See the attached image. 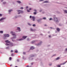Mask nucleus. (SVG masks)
I'll return each instance as SVG.
<instances>
[{"label": "nucleus", "instance_id": "f8f14e48", "mask_svg": "<svg viewBox=\"0 0 67 67\" xmlns=\"http://www.w3.org/2000/svg\"><path fill=\"white\" fill-rule=\"evenodd\" d=\"M57 30L58 31V32H59L60 31V29L58 28H57Z\"/></svg>", "mask_w": 67, "mask_h": 67}, {"label": "nucleus", "instance_id": "ea45409f", "mask_svg": "<svg viewBox=\"0 0 67 67\" xmlns=\"http://www.w3.org/2000/svg\"><path fill=\"white\" fill-rule=\"evenodd\" d=\"M5 3H6V2H4L3 3V4H5Z\"/></svg>", "mask_w": 67, "mask_h": 67}, {"label": "nucleus", "instance_id": "f3484780", "mask_svg": "<svg viewBox=\"0 0 67 67\" xmlns=\"http://www.w3.org/2000/svg\"><path fill=\"white\" fill-rule=\"evenodd\" d=\"M66 63V62H65V63H63L60 64V65H64V64H65Z\"/></svg>", "mask_w": 67, "mask_h": 67}, {"label": "nucleus", "instance_id": "5fc2aeb1", "mask_svg": "<svg viewBox=\"0 0 67 67\" xmlns=\"http://www.w3.org/2000/svg\"><path fill=\"white\" fill-rule=\"evenodd\" d=\"M18 17H21V16H19Z\"/></svg>", "mask_w": 67, "mask_h": 67}, {"label": "nucleus", "instance_id": "2eb2a0df", "mask_svg": "<svg viewBox=\"0 0 67 67\" xmlns=\"http://www.w3.org/2000/svg\"><path fill=\"white\" fill-rule=\"evenodd\" d=\"M59 59H60V58H59V57H58L56 59V60H58Z\"/></svg>", "mask_w": 67, "mask_h": 67}, {"label": "nucleus", "instance_id": "393cba45", "mask_svg": "<svg viewBox=\"0 0 67 67\" xmlns=\"http://www.w3.org/2000/svg\"><path fill=\"white\" fill-rule=\"evenodd\" d=\"M64 12L66 13H67V10H64Z\"/></svg>", "mask_w": 67, "mask_h": 67}, {"label": "nucleus", "instance_id": "4468645a", "mask_svg": "<svg viewBox=\"0 0 67 67\" xmlns=\"http://www.w3.org/2000/svg\"><path fill=\"white\" fill-rule=\"evenodd\" d=\"M23 39L22 38L18 40V41H22V40H23Z\"/></svg>", "mask_w": 67, "mask_h": 67}, {"label": "nucleus", "instance_id": "dca6fc26", "mask_svg": "<svg viewBox=\"0 0 67 67\" xmlns=\"http://www.w3.org/2000/svg\"><path fill=\"white\" fill-rule=\"evenodd\" d=\"M57 67H60V65H57Z\"/></svg>", "mask_w": 67, "mask_h": 67}, {"label": "nucleus", "instance_id": "5701e85b", "mask_svg": "<svg viewBox=\"0 0 67 67\" xmlns=\"http://www.w3.org/2000/svg\"><path fill=\"white\" fill-rule=\"evenodd\" d=\"M3 31H0V33H3Z\"/></svg>", "mask_w": 67, "mask_h": 67}, {"label": "nucleus", "instance_id": "6e6552de", "mask_svg": "<svg viewBox=\"0 0 67 67\" xmlns=\"http://www.w3.org/2000/svg\"><path fill=\"white\" fill-rule=\"evenodd\" d=\"M27 37V36H23L22 38H24V39H25V38H26Z\"/></svg>", "mask_w": 67, "mask_h": 67}, {"label": "nucleus", "instance_id": "8fccbe9b", "mask_svg": "<svg viewBox=\"0 0 67 67\" xmlns=\"http://www.w3.org/2000/svg\"><path fill=\"white\" fill-rule=\"evenodd\" d=\"M29 67V65L27 66L26 67Z\"/></svg>", "mask_w": 67, "mask_h": 67}, {"label": "nucleus", "instance_id": "de8ad7c7", "mask_svg": "<svg viewBox=\"0 0 67 67\" xmlns=\"http://www.w3.org/2000/svg\"><path fill=\"white\" fill-rule=\"evenodd\" d=\"M11 55H12V56H13V54H12Z\"/></svg>", "mask_w": 67, "mask_h": 67}, {"label": "nucleus", "instance_id": "2f4dec72", "mask_svg": "<svg viewBox=\"0 0 67 67\" xmlns=\"http://www.w3.org/2000/svg\"><path fill=\"white\" fill-rule=\"evenodd\" d=\"M10 52H13V51L12 50H11L10 51Z\"/></svg>", "mask_w": 67, "mask_h": 67}, {"label": "nucleus", "instance_id": "4c0bfd02", "mask_svg": "<svg viewBox=\"0 0 67 67\" xmlns=\"http://www.w3.org/2000/svg\"><path fill=\"white\" fill-rule=\"evenodd\" d=\"M49 20H52V18H50L49 19Z\"/></svg>", "mask_w": 67, "mask_h": 67}, {"label": "nucleus", "instance_id": "1a4fd4ad", "mask_svg": "<svg viewBox=\"0 0 67 67\" xmlns=\"http://www.w3.org/2000/svg\"><path fill=\"white\" fill-rule=\"evenodd\" d=\"M34 47H30V50H32L34 49Z\"/></svg>", "mask_w": 67, "mask_h": 67}, {"label": "nucleus", "instance_id": "a19ab883", "mask_svg": "<svg viewBox=\"0 0 67 67\" xmlns=\"http://www.w3.org/2000/svg\"><path fill=\"white\" fill-rule=\"evenodd\" d=\"M30 18H32V16H30Z\"/></svg>", "mask_w": 67, "mask_h": 67}, {"label": "nucleus", "instance_id": "0e129e2a", "mask_svg": "<svg viewBox=\"0 0 67 67\" xmlns=\"http://www.w3.org/2000/svg\"><path fill=\"white\" fill-rule=\"evenodd\" d=\"M54 55L56 56V55H53V56H54Z\"/></svg>", "mask_w": 67, "mask_h": 67}, {"label": "nucleus", "instance_id": "473e14b6", "mask_svg": "<svg viewBox=\"0 0 67 67\" xmlns=\"http://www.w3.org/2000/svg\"><path fill=\"white\" fill-rule=\"evenodd\" d=\"M12 59V58L11 57H10L9 58L10 60H11Z\"/></svg>", "mask_w": 67, "mask_h": 67}, {"label": "nucleus", "instance_id": "20e7f679", "mask_svg": "<svg viewBox=\"0 0 67 67\" xmlns=\"http://www.w3.org/2000/svg\"><path fill=\"white\" fill-rule=\"evenodd\" d=\"M5 42L6 43H10V42L9 41V40H5Z\"/></svg>", "mask_w": 67, "mask_h": 67}, {"label": "nucleus", "instance_id": "f03ea898", "mask_svg": "<svg viewBox=\"0 0 67 67\" xmlns=\"http://www.w3.org/2000/svg\"><path fill=\"white\" fill-rule=\"evenodd\" d=\"M12 35H13V38H14V39H15V38H16V35L15 34H12Z\"/></svg>", "mask_w": 67, "mask_h": 67}, {"label": "nucleus", "instance_id": "bb28decb", "mask_svg": "<svg viewBox=\"0 0 67 67\" xmlns=\"http://www.w3.org/2000/svg\"><path fill=\"white\" fill-rule=\"evenodd\" d=\"M27 12H30V11L29 10H28V9H27Z\"/></svg>", "mask_w": 67, "mask_h": 67}, {"label": "nucleus", "instance_id": "680f3d73", "mask_svg": "<svg viewBox=\"0 0 67 67\" xmlns=\"http://www.w3.org/2000/svg\"><path fill=\"white\" fill-rule=\"evenodd\" d=\"M38 22H39V20H38Z\"/></svg>", "mask_w": 67, "mask_h": 67}, {"label": "nucleus", "instance_id": "a878e982", "mask_svg": "<svg viewBox=\"0 0 67 67\" xmlns=\"http://www.w3.org/2000/svg\"><path fill=\"white\" fill-rule=\"evenodd\" d=\"M43 19L44 20H46V18H45V17L43 18Z\"/></svg>", "mask_w": 67, "mask_h": 67}, {"label": "nucleus", "instance_id": "58836bf2", "mask_svg": "<svg viewBox=\"0 0 67 67\" xmlns=\"http://www.w3.org/2000/svg\"><path fill=\"white\" fill-rule=\"evenodd\" d=\"M44 0H40V1H44Z\"/></svg>", "mask_w": 67, "mask_h": 67}, {"label": "nucleus", "instance_id": "79ce46f5", "mask_svg": "<svg viewBox=\"0 0 67 67\" xmlns=\"http://www.w3.org/2000/svg\"><path fill=\"white\" fill-rule=\"evenodd\" d=\"M26 9H27L28 8V6H26Z\"/></svg>", "mask_w": 67, "mask_h": 67}, {"label": "nucleus", "instance_id": "c03bdc74", "mask_svg": "<svg viewBox=\"0 0 67 67\" xmlns=\"http://www.w3.org/2000/svg\"><path fill=\"white\" fill-rule=\"evenodd\" d=\"M2 16V14H0V16Z\"/></svg>", "mask_w": 67, "mask_h": 67}, {"label": "nucleus", "instance_id": "423d86ee", "mask_svg": "<svg viewBox=\"0 0 67 67\" xmlns=\"http://www.w3.org/2000/svg\"><path fill=\"white\" fill-rule=\"evenodd\" d=\"M4 19H5V18H1L0 19V21H2V20H4Z\"/></svg>", "mask_w": 67, "mask_h": 67}, {"label": "nucleus", "instance_id": "7ed1b4c3", "mask_svg": "<svg viewBox=\"0 0 67 67\" xmlns=\"http://www.w3.org/2000/svg\"><path fill=\"white\" fill-rule=\"evenodd\" d=\"M17 12H19L20 13H23V11L22 10H17Z\"/></svg>", "mask_w": 67, "mask_h": 67}, {"label": "nucleus", "instance_id": "39448f33", "mask_svg": "<svg viewBox=\"0 0 67 67\" xmlns=\"http://www.w3.org/2000/svg\"><path fill=\"white\" fill-rule=\"evenodd\" d=\"M4 36L5 37H9V35L8 34L5 35L4 34Z\"/></svg>", "mask_w": 67, "mask_h": 67}, {"label": "nucleus", "instance_id": "052dcab7", "mask_svg": "<svg viewBox=\"0 0 67 67\" xmlns=\"http://www.w3.org/2000/svg\"><path fill=\"white\" fill-rule=\"evenodd\" d=\"M15 18H16V16H15Z\"/></svg>", "mask_w": 67, "mask_h": 67}, {"label": "nucleus", "instance_id": "69168bd1", "mask_svg": "<svg viewBox=\"0 0 67 67\" xmlns=\"http://www.w3.org/2000/svg\"><path fill=\"white\" fill-rule=\"evenodd\" d=\"M38 45H40V44H38Z\"/></svg>", "mask_w": 67, "mask_h": 67}, {"label": "nucleus", "instance_id": "9d476101", "mask_svg": "<svg viewBox=\"0 0 67 67\" xmlns=\"http://www.w3.org/2000/svg\"><path fill=\"white\" fill-rule=\"evenodd\" d=\"M32 18L33 19V21H35V17H34V16H32Z\"/></svg>", "mask_w": 67, "mask_h": 67}, {"label": "nucleus", "instance_id": "a211bd4d", "mask_svg": "<svg viewBox=\"0 0 67 67\" xmlns=\"http://www.w3.org/2000/svg\"><path fill=\"white\" fill-rule=\"evenodd\" d=\"M44 3H48V1H45L44 2Z\"/></svg>", "mask_w": 67, "mask_h": 67}, {"label": "nucleus", "instance_id": "f704fd0d", "mask_svg": "<svg viewBox=\"0 0 67 67\" xmlns=\"http://www.w3.org/2000/svg\"><path fill=\"white\" fill-rule=\"evenodd\" d=\"M23 54H24V55L25 54V52H23Z\"/></svg>", "mask_w": 67, "mask_h": 67}, {"label": "nucleus", "instance_id": "09e8293b", "mask_svg": "<svg viewBox=\"0 0 67 67\" xmlns=\"http://www.w3.org/2000/svg\"><path fill=\"white\" fill-rule=\"evenodd\" d=\"M29 10H31V8H30L29 9Z\"/></svg>", "mask_w": 67, "mask_h": 67}, {"label": "nucleus", "instance_id": "ddd939ff", "mask_svg": "<svg viewBox=\"0 0 67 67\" xmlns=\"http://www.w3.org/2000/svg\"><path fill=\"white\" fill-rule=\"evenodd\" d=\"M16 2H17V3H21V2L20 1H17Z\"/></svg>", "mask_w": 67, "mask_h": 67}, {"label": "nucleus", "instance_id": "37998d69", "mask_svg": "<svg viewBox=\"0 0 67 67\" xmlns=\"http://www.w3.org/2000/svg\"><path fill=\"white\" fill-rule=\"evenodd\" d=\"M34 11H35V12H36L37 10L36 9H35Z\"/></svg>", "mask_w": 67, "mask_h": 67}, {"label": "nucleus", "instance_id": "4d7b16f0", "mask_svg": "<svg viewBox=\"0 0 67 67\" xmlns=\"http://www.w3.org/2000/svg\"><path fill=\"white\" fill-rule=\"evenodd\" d=\"M12 41H13V40H12Z\"/></svg>", "mask_w": 67, "mask_h": 67}, {"label": "nucleus", "instance_id": "a18cd8bd", "mask_svg": "<svg viewBox=\"0 0 67 67\" xmlns=\"http://www.w3.org/2000/svg\"><path fill=\"white\" fill-rule=\"evenodd\" d=\"M17 62H19V60L18 59L17 60Z\"/></svg>", "mask_w": 67, "mask_h": 67}, {"label": "nucleus", "instance_id": "338daca9", "mask_svg": "<svg viewBox=\"0 0 67 67\" xmlns=\"http://www.w3.org/2000/svg\"><path fill=\"white\" fill-rule=\"evenodd\" d=\"M51 29H52V27H51Z\"/></svg>", "mask_w": 67, "mask_h": 67}, {"label": "nucleus", "instance_id": "bf43d9fd", "mask_svg": "<svg viewBox=\"0 0 67 67\" xmlns=\"http://www.w3.org/2000/svg\"><path fill=\"white\" fill-rule=\"evenodd\" d=\"M49 65L50 66H51V65H52V64H49Z\"/></svg>", "mask_w": 67, "mask_h": 67}, {"label": "nucleus", "instance_id": "603ef678", "mask_svg": "<svg viewBox=\"0 0 67 67\" xmlns=\"http://www.w3.org/2000/svg\"><path fill=\"white\" fill-rule=\"evenodd\" d=\"M1 0V2H2L3 1V0Z\"/></svg>", "mask_w": 67, "mask_h": 67}, {"label": "nucleus", "instance_id": "72a5a7b5", "mask_svg": "<svg viewBox=\"0 0 67 67\" xmlns=\"http://www.w3.org/2000/svg\"><path fill=\"white\" fill-rule=\"evenodd\" d=\"M34 57V55H31V57Z\"/></svg>", "mask_w": 67, "mask_h": 67}, {"label": "nucleus", "instance_id": "e2e57ef3", "mask_svg": "<svg viewBox=\"0 0 67 67\" xmlns=\"http://www.w3.org/2000/svg\"><path fill=\"white\" fill-rule=\"evenodd\" d=\"M15 67H18V66H15Z\"/></svg>", "mask_w": 67, "mask_h": 67}, {"label": "nucleus", "instance_id": "864d4df0", "mask_svg": "<svg viewBox=\"0 0 67 67\" xmlns=\"http://www.w3.org/2000/svg\"><path fill=\"white\" fill-rule=\"evenodd\" d=\"M44 26H47V25H44Z\"/></svg>", "mask_w": 67, "mask_h": 67}, {"label": "nucleus", "instance_id": "4be33fe9", "mask_svg": "<svg viewBox=\"0 0 67 67\" xmlns=\"http://www.w3.org/2000/svg\"><path fill=\"white\" fill-rule=\"evenodd\" d=\"M35 42V41H33L32 42H31V43L32 44H33V43H34Z\"/></svg>", "mask_w": 67, "mask_h": 67}, {"label": "nucleus", "instance_id": "6ab92c4d", "mask_svg": "<svg viewBox=\"0 0 67 67\" xmlns=\"http://www.w3.org/2000/svg\"><path fill=\"white\" fill-rule=\"evenodd\" d=\"M6 46H8V45H10V44L6 43Z\"/></svg>", "mask_w": 67, "mask_h": 67}, {"label": "nucleus", "instance_id": "c85d7f7f", "mask_svg": "<svg viewBox=\"0 0 67 67\" xmlns=\"http://www.w3.org/2000/svg\"><path fill=\"white\" fill-rule=\"evenodd\" d=\"M20 9H23V7H21L20 8Z\"/></svg>", "mask_w": 67, "mask_h": 67}, {"label": "nucleus", "instance_id": "0eeeda50", "mask_svg": "<svg viewBox=\"0 0 67 67\" xmlns=\"http://www.w3.org/2000/svg\"><path fill=\"white\" fill-rule=\"evenodd\" d=\"M9 45L10 46H13V43H10L9 44Z\"/></svg>", "mask_w": 67, "mask_h": 67}, {"label": "nucleus", "instance_id": "b1692460", "mask_svg": "<svg viewBox=\"0 0 67 67\" xmlns=\"http://www.w3.org/2000/svg\"><path fill=\"white\" fill-rule=\"evenodd\" d=\"M30 31H33V29H32L31 28L30 29Z\"/></svg>", "mask_w": 67, "mask_h": 67}, {"label": "nucleus", "instance_id": "3c124183", "mask_svg": "<svg viewBox=\"0 0 67 67\" xmlns=\"http://www.w3.org/2000/svg\"><path fill=\"white\" fill-rule=\"evenodd\" d=\"M65 51H67V48L66 49Z\"/></svg>", "mask_w": 67, "mask_h": 67}, {"label": "nucleus", "instance_id": "9b49d317", "mask_svg": "<svg viewBox=\"0 0 67 67\" xmlns=\"http://www.w3.org/2000/svg\"><path fill=\"white\" fill-rule=\"evenodd\" d=\"M17 30H18V31H20L21 30H20V28L19 27H17Z\"/></svg>", "mask_w": 67, "mask_h": 67}, {"label": "nucleus", "instance_id": "412c9836", "mask_svg": "<svg viewBox=\"0 0 67 67\" xmlns=\"http://www.w3.org/2000/svg\"><path fill=\"white\" fill-rule=\"evenodd\" d=\"M18 51H16L14 52V53H18Z\"/></svg>", "mask_w": 67, "mask_h": 67}, {"label": "nucleus", "instance_id": "c756f323", "mask_svg": "<svg viewBox=\"0 0 67 67\" xmlns=\"http://www.w3.org/2000/svg\"><path fill=\"white\" fill-rule=\"evenodd\" d=\"M32 26L34 27L35 26V24H33L32 25Z\"/></svg>", "mask_w": 67, "mask_h": 67}, {"label": "nucleus", "instance_id": "c9c22d12", "mask_svg": "<svg viewBox=\"0 0 67 67\" xmlns=\"http://www.w3.org/2000/svg\"><path fill=\"white\" fill-rule=\"evenodd\" d=\"M13 32H12V31H11V32H10V33H11V34H12V33H13Z\"/></svg>", "mask_w": 67, "mask_h": 67}, {"label": "nucleus", "instance_id": "e433bc0d", "mask_svg": "<svg viewBox=\"0 0 67 67\" xmlns=\"http://www.w3.org/2000/svg\"><path fill=\"white\" fill-rule=\"evenodd\" d=\"M19 12V13H18V14H20V13H20V12Z\"/></svg>", "mask_w": 67, "mask_h": 67}, {"label": "nucleus", "instance_id": "f257e3e1", "mask_svg": "<svg viewBox=\"0 0 67 67\" xmlns=\"http://www.w3.org/2000/svg\"><path fill=\"white\" fill-rule=\"evenodd\" d=\"M54 21H55V22H59L58 20V19L56 17L54 18Z\"/></svg>", "mask_w": 67, "mask_h": 67}, {"label": "nucleus", "instance_id": "cd10ccee", "mask_svg": "<svg viewBox=\"0 0 67 67\" xmlns=\"http://www.w3.org/2000/svg\"><path fill=\"white\" fill-rule=\"evenodd\" d=\"M34 14H35H35H36V12H35L34 13Z\"/></svg>", "mask_w": 67, "mask_h": 67}, {"label": "nucleus", "instance_id": "49530a36", "mask_svg": "<svg viewBox=\"0 0 67 67\" xmlns=\"http://www.w3.org/2000/svg\"><path fill=\"white\" fill-rule=\"evenodd\" d=\"M29 25H31V24H30V23H29Z\"/></svg>", "mask_w": 67, "mask_h": 67}, {"label": "nucleus", "instance_id": "7c9ffc66", "mask_svg": "<svg viewBox=\"0 0 67 67\" xmlns=\"http://www.w3.org/2000/svg\"><path fill=\"white\" fill-rule=\"evenodd\" d=\"M29 40L30 39H29V38H28L27 39V41H29Z\"/></svg>", "mask_w": 67, "mask_h": 67}, {"label": "nucleus", "instance_id": "13d9d810", "mask_svg": "<svg viewBox=\"0 0 67 67\" xmlns=\"http://www.w3.org/2000/svg\"><path fill=\"white\" fill-rule=\"evenodd\" d=\"M33 63H31V65H33Z\"/></svg>", "mask_w": 67, "mask_h": 67}, {"label": "nucleus", "instance_id": "aec40b11", "mask_svg": "<svg viewBox=\"0 0 67 67\" xmlns=\"http://www.w3.org/2000/svg\"><path fill=\"white\" fill-rule=\"evenodd\" d=\"M11 11H12V10H9L8 11L9 12H10Z\"/></svg>", "mask_w": 67, "mask_h": 67}, {"label": "nucleus", "instance_id": "6e6d98bb", "mask_svg": "<svg viewBox=\"0 0 67 67\" xmlns=\"http://www.w3.org/2000/svg\"><path fill=\"white\" fill-rule=\"evenodd\" d=\"M49 37H51V36H49Z\"/></svg>", "mask_w": 67, "mask_h": 67}]
</instances>
